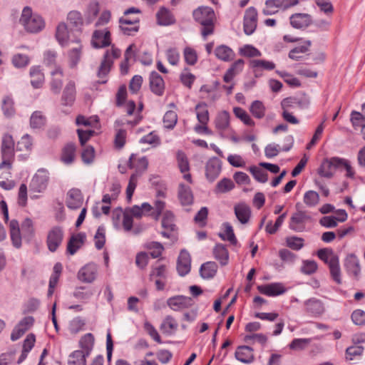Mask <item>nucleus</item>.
Here are the masks:
<instances>
[{
  "label": "nucleus",
  "mask_w": 365,
  "mask_h": 365,
  "mask_svg": "<svg viewBox=\"0 0 365 365\" xmlns=\"http://www.w3.org/2000/svg\"><path fill=\"white\" fill-rule=\"evenodd\" d=\"M20 24L29 33L36 34L45 27V21L41 16L34 13L30 6H25L19 19Z\"/></svg>",
  "instance_id": "1"
},
{
  "label": "nucleus",
  "mask_w": 365,
  "mask_h": 365,
  "mask_svg": "<svg viewBox=\"0 0 365 365\" xmlns=\"http://www.w3.org/2000/svg\"><path fill=\"white\" fill-rule=\"evenodd\" d=\"M193 17L202 26L201 34L204 38L214 31L215 12L208 6H200L193 11Z\"/></svg>",
  "instance_id": "2"
},
{
  "label": "nucleus",
  "mask_w": 365,
  "mask_h": 365,
  "mask_svg": "<svg viewBox=\"0 0 365 365\" xmlns=\"http://www.w3.org/2000/svg\"><path fill=\"white\" fill-rule=\"evenodd\" d=\"M317 255L320 259L329 265L332 279L337 284H341V270L338 256L329 248L319 250L317 252Z\"/></svg>",
  "instance_id": "3"
},
{
  "label": "nucleus",
  "mask_w": 365,
  "mask_h": 365,
  "mask_svg": "<svg viewBox=\"0 0 365 365\" xmlns=\"http://www.w3.org/2000/svg\"><path fill=\"white\" fill-rule=\"evenodd\" d=\"M1 155L2 162L0 163V170L6 168L10 176L9 170L12 168V163L14 158V141L12 136L9 134H5L2 137Z\"/></svg>",
  "instance_id": "4"
},
{
  "label": "nucleus",
  "mask_w": 365,
  "mask_h": 365,
  "mask_svg": "<svg viewBox=\"0 0 365 365\" xmlns=\"http://www.w3.org/2000/svg\"><path fill=\"white\" fill-rule=\"evenodd\" d=\"M79 143L81 147V160L86 165L91 163V146L88 144L91 138V129L77 130Z\"/></svg>",
  "instance_id": "5"
},
{
  "label": "nucleus",
  "mask_w": 365,
  "mask_h": 365,
  "mask_svg": "<svg viewBox=\"0 0 365 365\" xmlns=\"http://www.w3.org/2000/svg\"><path fill=\"white\" fill-rule=\"evenodd\" d=\"M299 4V0H267L262 9L265 16L274 15L279 9L285 10Z\"/></svg>",
  "instance_id": "6"
},
{
  "label": "nucleus",
  "mask_w": 365,
  "mask_h": 365,
  "mask_svg": "<svg viewBox=\"0 0 365 365\" xmlns=\"http://www.w3.org/2000/svg\"><path fill=\"white\" fill-rule=\"evenodd\" d=\"M49 173L45 168L38 169L33 176L29 184L30 190L35 192H43L48 184Z\"/></svg>",
  "instance_id": "7"
},
{
  "label": "nucleus",
  "mask_w": 365,
  "mask_h": 365,
  "mask_svg": "<svg viewBox=\"0 0 365 365\" xmlns=\"http://www.w3.org/2000/svg\"><path fill=\"white\" fill-rule=\"evenodd\" d=\"M162 227L164 230L161 235L173 241L177 240L176 225L174 223V215L170 211H166L163 217Z\"/></svg>",
  "instance_id": "8"
},
{
  "label": "nucleus",
  "mask_w": 365,
  "mask_h": 365,
  "mask_svg": "<svg viewBox=\"0 0 365 365\" xmlns=\"http://www.w3.org/2000/svg\"><path fill=\"white\" fill-rule=\"evenodd\" d=\"M111 34L108 28L97 29L93 31V47L103 48L111 45Z\"/></svg>",
  "instance_id": "9"
},
{
  "label": "nucleus",
  "mask_w": 365,
  "mask_h": 365,
  "mask_svg": "<svg viewBox=\"0 0 365 365\" xmlns=\"http://www.w3.org/2000/svg\"><path fill=\"white\" fill-rule=\"evenodd\" d=\"M63 239V230L61 227H52L48 232L46 244L50 252H54L61 245Z\"/></svg>",
  "instance_id": "10"
},
{
  "label": "nucleus",
  "mask_w": 365,
  "mask_h": 365,
  "mask_svg": "<svg viewBox=\"0 0 365 365\" xmlns=\"http://www.w3.org/2000/svg\"><path fill=\"white\" fill-rule=\"evenodd\" d=\"M257 24V11L255 8L250 7L245 11L244 17V31L247 35L252 34Z\"/></svg>",
  "instance_id": "11"
},
{
  "label": "nucleus",
  "mask_w": 365,
  "mask_h": 365,
  "mask_svg": "<svg viewBox=\"0 0 365 365\" xmlns=\"http://www.w3.org/2000/svg\"><path fill=\"white\" fill-rule=\"evenodd\" d=\"M34 319L32 317L23 318L14 328L11 334V339L15 341L20 339L33 325Z\"/></svg>",
  "instance_id": "12"
},
{
  "label": "nucleus",
  "mask_w": 365,
  "mask_h": 365,
  "mask_svg": "<svg viewBox=\"0 0 365 365\" xmlns=\"http://www.w3.org/2000/svg\"><path fill=\"white\" fill-rule=\"evenodd\" d=\"M310 216L304 211L294 213L290 219L289 228L295 232H303L305 230V223L310 220Z\"/></svg>",
  "instance_id": "13"
},
{
  "label": "nucleus",
  "mask_w": 365,
  "mask_h": 365,
  "mask_svg": "<svg viewBox=\"0 0 365 365\" xmlns=\"http://www.w3.org/2000/svg\"><path fill=\"white\" fill-rule=\"evenodd\" d=\"M339 162V158L336 157L324 160L318 170V173L322 177L331 178L334 175L335 169L339 168L338 163Z\"/></svg>",
  "instance_id": "14"
},
{
  "label": "nucleus",
  "mask_w": 365,
  "mask_h": 365,
  "mask_svg": "<svg viewBox=\"0 0 365 365\" xmlns=\"http://www.w3.org/2000/svg\"><path fill=\"white\" fill-rule=\"evenodd\" d=\"M83 202V198L80 190L73 188L66 194V204L71 210L80 208Z\"/></svg>",
  "instance_id": "15"
},
{
  "label": "nucleus",
  "mask_w": 365,
  "mask_h": 365,
  "mask_svg": "<svg viewBox=\"0 0 365 365\" xmlns=\"http://www.w3.org/2000/svg\"><path fill=\"white\" fill-rule=\"evenodd\" d=\"M167 304L173 310L179 311L191 307L193 304V300L188 297L176 296L169 298Z\"/></svg>",
  "instance_id": "16"
},
{
  "label": "nucleus",
  "mask_w": 365,
  "mask_h": 365,
  "mask_svg": "<svg viewBox=\"0 0 365 365\" xmlns=\"http://www.w3.org/2000/svg\"><path fill=\"white\" fill-rule=\"evenodd\" d=\"M221 162L217 158L210 159L206 164V177L210 181L213 182L219 175L221 171Z\"/></svg>",
  "instance_id": "17"
},
{
  "label": "nucleus",
  "mask_w": 365,
  "mask_h": 365,
  "mask_svg": "<svg viewBox=\"0 0 365 365\" xmlns=\"http://www.w3.org/2000/svg\"><path fill=\"white\" fill-rule=\"evenodd\" d=\"M191 258L189 252L182 250L178 257L177 269L180 276H185L190 271Z\"/></svg>",
  "instance_id": "18"
},
{
  "label": "nucleus",
  "mask_w": 365,
  "mask_h": 365,
  "mask_svg": "<svg viewBox=\"0 0 365 365\" xmlns=\"http://www.w3.org/2000/svg\"><path fill=\"white\" fill-rule=\"evenodd\" d=\"M235 356L236 359L245 364H250L255 360L253 349L249 346H238Z\"/></svg>",
  "instance_id": "19"
},
{
  "label": "nucleus",
  "mask_w": 365,
  "mask_h": 365,
  "mask_svg": "<svg viewBox=\"0 0 365 365\" xmlns=\"http://www.w3.org/2000/svg\"><path fill=\"white\" fill-rule=\"evenodd\" d=\"M10 237L14 247L19 249L22 245V238L19 222L12 220L9 222Z\"/></svg>",
  "instance_id": "20"
},
{
  "label": "nucleus",
  "mask_w": 365,
  "mask_h": 365,
  "mask_svg": "<svg viewBox=\"0 0 365 365\" xmlns=\"http://www.w3.org/2000/svg\"><path fill=\"white\" fill-rule=\"evenodd\" d=\"M150 87L153 93L157 96H162L165 90V83L163 78L155 71L150 73Z\"/></svg>",
  "instance_id": "21"
},
{
  "label": "nucleus",
  "mask_w": 365,
  "mask_h": 365,
  "mask_svg": "<svg viewBox=\"0 0 365 365\" xmlns=\"http://www.w3.org/2000/svg\"><path fill=\"white\" fill-rule=\"evenodd\" d=\"M257 289L261 294L267 296H277L283 294L285 292V289L280 283H272L265 285H259L257 287Z\"/></svg>",
  "instance_id": "22"
},
{
  "label": "nucleus",
  "mask_w": 365,
  "mask_h": 365,
  "mask_svg": "<svg viewBox=\"0 0 365 365\" xmlns=\"http://www.w3.org/2000/svg\"><path fill=\"white\" fill-rule=\"evenodd\" d=\"M29 75L31 78V84L34 88H41L44 83L45 78L39 66H33L30 68Z\"/></svg>",
  "instance_id": "23"
},
{
  "label": "nucleus",
  "mask_w": 365,
  "mask_h": 365,
  "mask_svg": "<svg viewBox=\"0 0 365 365\" xmlns=\"http://www.w3.org/2000/svg\"><path fill=\"white\" fill-rule=\"evenodd\" d=\"M312 23V17L307 14H294L290 16V24L296 29L307 27Z\"/></svg>",
  "instance_id": "24"
},
{
  "label": "nucleus",
  "mask_w": 365,
  "mask_h": 365,
  "mask_svg": "<svg viewBox=\"0 0 365 365\" xmlns=\"http://www.w3.org/2000/svg\"><path fill=\"white\" fill-rule=\"evenodd\" d=\"M56 38L60 45L62 46H68L70 43L76 42L71 40L68 34V28L65 23H60L56 31Z\"/></svg>",
  "instance_id": "25"
},
{
  "label": "nucleus",
  "mask_w": 365,
  "mask_h": 365,
  "mask_svg": "<svg viewBox=\"0 0 365 365\" xmlns=\"http://www.w3.org/2000/svg\"><path fill=\"white\" fill-rule=\"evenodd\" d=\"M86 235L83 232L78 233L77 235H72L67 245V252L73 255L83 244Z\"/></svg>",
  "instance_id": "26"
},
{
  "label": "nucleus",
  "mask_w": 365,
  "mask_h": 365,
  "mask_svg": "<svg viewBox=\"0 0 365 365\" xmlns=\"http://www.w3.org/2000/svg\"><path fill=\"white\" fill-rule=\"evenodd\" d=\"M344 266L346 271L350 274H352L355 278H358L361 269L359 266V261L355 255H349L345 259Z\"/></svg>",
  "instance_id": "27"
},
{
  "label": "nucleus",
  "mask_w": 365,
  "mask_h": 365,
  "mask_svg": "<svg viewBox=\"0 0 365 365\" xmlns=\"http://www.w3.org/2000/svg\"><path fill=\"white\" fill-rule=\"evenodd\" d=\"M235 214L242 224H246L250 220L251 210L247 205L240 203L235 206Z\"/></svg>",
  "instance_id": "28"
},
{
  "label": "nucleus",
  "mask_w": 365,
  "mask_h": 365,
  "mask_svg": "<svg viewBox=\"0 0 365 365\" xmlns=\"http://www.w3.org/2000/svg\"><path fill=\"white\" fill-rule=\"evenodd\" d=\"M76 148L73 143H68L62 150L61 160L66 165H71L75 160Z\"/></svg>",
  "instance_id": "29"
},
{
  "label": "nucleus",
  "mask_w": 365,
  "mask_h": 365,
  "mask_svg": "<svg viewBox=\"0 0 365 365\" xmlns=\"http://www.w3.org/2000/svg\"><path fill=\"white\" fill-rule=\"evenodd\" d=\"M52 81L51 82V88L54 93H59L62 87L63 71L61 67H57L51 71Z\"/></svg>",
  "instance_id": "30"
},
{
  "label": "nucleus",
  "mask_w": 365,
  "mask_h": 365,
  "mask_svg": "<svg viewBox=\"0 0 365 365\" xmlns=\"http://www.w3.org/2000/svg\"><path fill=\"white\" fill-rule=\"evenodd\" d=\"M76 99V86L73 81L67 83L62 95V103L64 106H71Z\"/></svg>",
  "instance_id": "31"
},
{
  "label": "nucleus",
  "mask_w": 365,
  "mask_h": 365,
  "mask_svg": "<svg viewBox=\"0 0 365 365\" xmlns=\"http://www.w3.org/2000/svg\"><path fill=\"white\" fill-rule=\"evenodd\" d=\"M307 312L313 315H320L324 312L323 303L317 299L312 298L304 302Z\"/></svg>",
  "instance_id": "32"
},
{
  "label": "nucleus",
  "mask_w": 365,
  "mask_h": 365,
  "mask_svg": "<svg viewBox=\"0 0 365 365\" xmlns=\"http://www.w3.org/2000/svg\"><path fill=\"white\" fill-rule=\"evenodd\" d=\"M135 155L132 154L128 160V167L130 169L135 168V171L134 173H139V176H141L142 173L146 170L148 165V162L146 158L143 157L138 159L136 165L134 164L135 161Z\"/></svg>",
  "instance_id": "33"
},
{
  "label": "nucleus",
  "mask_w": 365,
  "mask_h": 365,
  "mask_svg": "<svg viewBox=\"0 0 365 365\" xmlns=\"http://www.w3.org/2000/svg\"><path fill=\"white\" fill-rule=\"evenodd\" d=\"M178 197L182 205H191L193 202V195L190 187L180 184L179 185Z\"/></svg>",
  "instance_id": "34"
},
{
  "label": "nucleus",
  "mask_w": 365,
  "mask_h": 365,
  "mask_svg": "<svg viewBox=\"0 0 365 365\" xmlns=\"http://www.w3.org/2000/svg\"><path fill=\"white\" fill-rule=\"evenodd\" d=\"M123 124L124 123L120 120H116L115 123L117 132L115 135L114 145L117 149H121L125 143L127 132L125 130L120 128Z\"/></svg>",
  "instance_id": "35"
},
{
  "label": "nucleus",
  "mask_w": 365,
  "mask_h": 365,
  "mask_svg": "<svg viewBox=\"0 0 365 365\" xmlns=\"http://www.w3.org/2000/svg\"><path fill=\"white\" fill-rule=\"evenodd\" d=\"M311 46V41L307 40L304 41L302 45L298 46L289 51V58L294 61L299 60L302 58L301 54L305 53L309 51Z\"/></svg>",
  "instance_id": "36"
},
{
  "label": "nucleus",
  "mask_w": 365,
  "mask_h": 365,
  "mask_svg": "<svg viewBox=\"0 0 365 365\" xmlns=\"http://www.w3.org/2000/svg\"><path fill=\"white\" fill-rule=\"evenodd\" d=\"M113 65V61L109 58V51H107L102 60L101 65L98 68L97 76L100 78H105L110 71V68Z\"/></svg>",
  "instance_id": "37"
},
{
  "label": "nucleus",
  "mask_w": 365,
  "mask_h": 365,
  "mask_svg": "<svg viewBox=\"0 0 365 365\" xmlns=\"http://www.w3.org/2000/svg\"><path fill=\"white\" fill-rule=\"evenodd\" d=\"M157 19L160 25L168 26L173 24L175 19L170 11L165 8H162L157 13Z\"/></svg>",
  "instance_id": "38"
},
{
  "label": "nucleus",
  "mask_w": 365,
  "mask_h": 365,
  "mask_svg": "<svg viewBox=\"0 0 365 365\" xmlns=\"http://www.w3.org/2000/svg\"><path fill=\"white\" fill-rule=\"evenodd\" d=\"M213 255L215 259L220 261L222 265H225L228 262V251L225 246L221 244L217 245L213 249Z\"/></svg>",
  "instance_id": "39"
},
{
  "label": "nucleus",
  "mask_w": 365,
  "mask_h": 365,
  "mask_svg": "<svg viewBox=\"0 0 365 365\" xmlns=\"http://www.w3.org/2000/svg\"><path fill=\"white\" fill-rule=\"evenodd\" d=\"M46 118L41 111H34L30 118V126L33 129H40L46 125Z\"/></svg>",
  "instance_id": "40"
},
{
  "label": "nucleus",
  "mask_w": 365,
  "mask_h": 365,
  "mask_svg": "<svg viewBox=\"0 0 365 365\" xmlns=\"http://www.w3.org/2000/svg\"><path fill=\"white\" fill-rule=\"evenodd\" d=\"M153 207L148 202H144L141 206L134 205L131 208L127 209L133 217L140 218L143 215L150 212Z\"/></svg>",
  "instance_id": "41"
},
{
  "label": "nucleus",
  "mask_w": 365,
  "mask_h": 365,
  "mask_svg": "<svg viewBox=\"0 0 365 365\" xmlns=\"http://www.w3.org/2000/svg\"><path fill=\"white\" fill-rule=\"evenodd\" d=\"M217 270V265L214 262L204 263L200 268V274L205 279L213 277Z\"/></svg>",
  "instance_id": "42"
},
{
  "label": "nucleus",
  "mask_w": 365,
  "mask_h": 365,
  "mask_svg": "<svg viewBox=\"0 0 365 365\" xmlns=\"http://www.w3.org/2000/svg\"><path fill=\"white\" fill-rule=\"evenodd\" d=\"M86 355L83 351H74L68 357V365H86Z\"/></svg>",
  "instance_id": "43"
},
{
  "label": "nucleus",
  "mask_w": 365,
  "mask_h": 365,
  "mask_svg": "<svg viewBox=\"0 0 365 365\" xmlns=\"http://www.w3.org/2000/svg\"><path fill=\"white\" fill-rule=\"evenodd\" d=\"M215 53L217 58L225 61H231L234 57V52L228 46L224 45L217 46L215 48Z\"/></svg>",
  "instance_id": "44"
},
{
  "label": "nucleus",
  "mask_w": 365,
  "mask_h": 365,
  "mask_svg": "<svg viewBox=\"0 0 365 365\" xmlns=\"http://www.w3.org/2000/svg\"><path fill=\"white\" fill-rule=\"evenodd\" d=\"M197 118L200 123L207 124L209 121V112L205 103H200L195 106Z\"/></svg>",
  "instance_id": "45"
},
{
  "label": "nucleus",
  "mask_w": 365,
  "mask_h": 365,
  "mask_svg": "<svg viewBox=\"0 0 365 365\" xmlns=\"http://www.w3.org/2000/svg\"><path fill=\"white\" fill-rule=\"evenodd\" d=\"M230 125V114L227 111L220 113L215 119V126L220 130H225Z\"/></svg>",
  "instance_id": "46"
},
{
  "label": "nucleus",
  "mask_w": 365,
  "mask_h": 365,
  "mask_svg": "<svg viewBox=\"0 0 365 365\" xmlns=\"http://www.w3.org/2000/svg\"><path fill=\"white\" fill-rule=\"evenodd\" d=\"M81 45L76 41V46L72 47L68 51V59L71 67L76 66L81 58Z\"/></svg>",
  "instance_id": "47"
},
{
  "label": "nucleus",
  "mask_w": 365,
  "mask_h": 365,
  "mask_svg": "<svg viewBox=\"0 0 365 365\" xmlns=\"http://www.w3.org/2000/svg\"><path fill=\"white\" fill-rule=\"evenodd\" d=\"M57 52L53 50H47L43 53V63L51 68L60 67L56 65Z\"/></svg>",
  "instance_id": "48"
},
{
  "label": "nucleus",
  "mask_w": 365,
  "mask_h": 365,
  "mask_svg": "<svg viewBox=\"0 0 365 365\" xmlns=\"http://www.w3.org/2000/svg\"><path fill=\"white\" fill-rule=\"evenodd\" d=\"M178 329V323L171 316H167L160 325V329L166 334H171Z\"/></svg>",
  "instance_id": "49"
},
{
  "label": "nucleus",
  "mask_w": 365,
  "mask_h": 365,
  "mask_svg": "<svg viewBox=\"0 0 365 365\" xmlns=\"http://www.w3.org/2000/svg\"><path fill=\"white\" fill-rule=\"evenodd\" d=\"M234 186V183L230 179L223 178L217 182L214 191L217 194L225 193L232 190Z\"/></svg>",
  "instance_id": "50"
},
{
  "label": "nucleus",
  "mask_w": 365,
  "mask_h": 365,
  "mask_svg": "<svg viewBox=\"0 0 365 365\" xmlns=\"http://www.w3.org/2000/svg\"><path fill=\"white\" fill-rule=\"evenodd\" d=\"M250 110L255 118L259 119L262 118L265 115V107L259 101H255L251 104Z\"/></svg>",
  "instance_id": "51"
},
{
  "label": "nucleus",
  "mask_w": 365,
  "mask_h": 365,
  "mask_svg": "<svg viewBox=\"0 0 365 365\" xmlns=\"http://www.w3.org/2000/svg\"><path fill=\"white\" fill-rule=\"evenodd\" d=\"M140 177V176H139V173H138L132 174L130 178L128 185L126 188V198L128 202L131 201L133 194L137 186L138 180Z\"/></svg>",
  "instance_id": "52"
},
{
  "label": "nucleus",
  "mask_w": 365,
  "mask_h": 365,
  "mask_svg": "<svg viewBox=\"0 0 365 365\" xmlns=\"http://www.w3.org/2000/svg\"><path fill=\"white\" fill-rule=\"evenodd\" d=\"M67 19L71 25L76 28V30H80L83 25V18L80 12L77 11H71L68 13Z\"/></svg>",
  "instance_id": "53"
},
{
  "label": "nucleus",
  "mask_w": 365,
  "mask_h": 365,
  "mask_svg": "<svg viewBox=\"0 0 365 365\" xmlns=\"http://www.w3.org/2000/svg\"><path fill=\"white\" fill-rule=\"evenodd\" d=\"M178 121V115L173 110H168L163 117L164 126L168 129H173Z\"/></svg>",
  "instance_id": "54"
},
{
  "label": "nucleus",
  "mask_w": 365,
  "mask_h": 365,
  "mask_svg": "<svg viewBox=\"0 0 365 365\" xmlns=\"http://www.w3.org/2000/svg\"><path fill=\"white\" fill-rule=\"evenodd\" d=\"M11 61L14 67L22 68L29 65L30 59L27 55L17 53L14 55Z\"/></svg>",
  "instance_id": "55"
},
{
  "label": "nucleus",
  "mask_w": 365,
  "mask_h": 365,
  "mask_svg": "<svg viewBox=\"0 0 365 365\" xmlns=\"http://www.w3.org/2000/svg\"><path fill=\"white\" fill-rule=\"evenodd\" d=\"M250 66L255 72H257L259 68L272 70L275 68L274 63L265 60H252L250 61Z\"/></svg>",
  "instance_id": "56"
},
{
  "label": "nucleus",
  "mask_w": 365,
  "mask_h": 365,
  "mask_svg": "<svg viewBox=\"0 0 365 365\" xmlns=\"http://www.w3.org/2000/svg\"><path fill=\"white\" fill-rule=\"evenodd\" d=\"M85 324L84 320L79 317L74 318L69 323L68 330L71 334H76L84 330Z\"/></svg>",
  "instance_id": "57"
},
{
  "label": "nucleus",
  "mask_w": 365,
  "mask_h": 365,
  "mask_svg": "<svg viewBox=\"0 0 365 365\" xmlns=\"http://www.w3.org/2000/svg\"><path fill=\"white\" fill-rule=\"evenodd\" d=\"M233 112L237 118H240L245 125L252 126L255 123L247 113L240 107L233 109Z\"/></svg>",
  "instance_id": "58"
},
{
  "label": "nucleus",
  "mask_w": 365,
  "mask_h": 365,
  "mask_svg": "<svg viewBox=\"0 0 365 365\" xmlns=\"http://www.w3.org/2000/svg\"><path fill=\"white\" fill-rule=\"evenodd\" d=\"M145 247L148 250H151L150 255L153 258H157L160 257L164 250L162 244L158 242H148L146 244Z\"/></svg>",
  "instance_id": "59"
},
{
  "label": "nucleus",
  "mask_w": 365,
  "mask_h": 365,
  "mask_svg": "<svg viewBox=\"0 0 365 365\" xmlns=\"http://www.w3.org/2000/svg\"><path fill=\"white\" fill-rule=\"evenodd\" d=\"M78 279L82 282H91V265L86 264L78 272Z\"/></svg>",
  "instance_id": "60"
},
{
  "label": "nucleus",
  "mask_w": 365,
  "mask_h": 365,
  "mask_svg": "<svg viewBox=\"0 0 365 365\" xmlns=\"http://www.w3.org/2000/svg\"><path fill=\"white\" fill-rule=\"evenodd\" d=\"M80 351H83L86 355L90 354L91 351V334L88 333L83 336L79 341Z\"/></svg>",
  "instance_id": "61"
},
{
  "label": "nucleus",
  "mask_w": 365,
  "mask_h": 365,
  "mask_svg": "<svg viewBox=\"0 0 365 365\" xmlns=\"http://www.w3.org/2000/svg\"><path fill=\"white\" fill-rule=\"evenodd\" d=\"M319 200V194L313 190L307 191L304 196V202L309 207H314Z\"/></svg>",
  "instance_id": "62"
},
{
  "label": "nucleus",
  "mask_w": 365,
  "mask_h": 365,
  "mask_svg": "<svg viewBox=\"0 0 365 365\" xmlns=\"http://www.w3.org/2000/svg\"><path fill=\"white\" fill-rule=\"evenodd\" d=\"M32 140L29 135H24L18 142L16 148L20 151H30L32 149Z\"/></svg>",
  "instance_id": "63"
},
{
  "label": "nucleus",
  "mask_w": 365,
  "mask_h": 365,
  "mask_svg": "<svg viewBox=\"0 0 365 365\" xmlns=\"http://www.w3.org/2000/svg\"><path fill=\"white\" fill-rule=\"evenodd\" d=\"M95 246L98 250H101L103 247L106 242L105 229L103 227H100L95 236Z\"/></svg>",
  "instance_id": "64"
}]
</instances>
